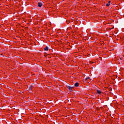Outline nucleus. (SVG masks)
I'll return each instance as SVG.
<instances>
[{"label": "nucleus", "instance_id": "20e7f679", "mask_svg": "<svg viewBox=\"0 0 124 124\" xmlns=\"http://www.w3.org/2000/svg\"><path fill=\"white\" fill-rule=\"evenodd\" d=\"M44 50L45 51H48V50H49L48 46H46V47L44 48Z\"/></svg>", "mask_w": 124, "mask_h": 124}, {"label": "nucleus", "instance_id": "423d86ee", "mask_svg": "<svg viewBox=\"0 0 124 124\" xmlns=\"http://www.w3.org/2000/svg\"><path fill=\"white\" fill-rule=\"evenodd\" d=\"M97 93H98V94H100V93H101V92L99 90H97Z\"/></svg>", "mask_w": 124, "mask_h": 124}, {"label": "nucleus", "instance_id": "f257e3e1", "mask_svg": "<svg viewBox=\"0 0 124 124\" xmlns=\"http://www.w3.org/2000/svg\"><path fill=\"white\" fill-rule=\"evenodd\" d=\"M42 5H43V4H42V3H41V2L38 3V6L39 7H41V6H42Z\"/></svg>", "mask_w": 124, "mask_h": 124}, {"label": "nucleus", "instance_id": "f03ea898", "mask_svg": "<svg viewBox=\"0 0 124 124\" xmlns=\"http://www.w3.org/2000/svg\"><path fill=\"white\" fill-rule=\"evenodd\" d=\"M72 88H73V87H71V86H67L68 90H69L70 91V92H71L72 91Z\"/></svg>", "mask_w": 124, "mask_h": 124}, {"label": "nucleus", "instance_id": "0eeeda50", "mask_svg": "<svg viewBox=\"0 0 124 124\" xmlns=\"http://www.w3.org/2000/svg\"><path fill=\"white\" fill-rule=\"evenodd\" d=\"M88 79H90V77H88L87 78H85V80H88Z\"/></svg>", "mask_w": 124, "mask_h": 124}, {"label": "nucleus", "instance_id": "7ed1b4c3", "mask_svg": "<svg viewBox=\"0 0 124 124\" xmlns=\"http://www.w3.org/2000/svg\"><path fill=\"white\" fill-rule=\"evenodd\" d=\"M74 86L75 87H79V83L78 82H76V83H75Z\"/></svg>", "mask_w": 124, "mask_h": 124}, {"label": "nucleus", "instance_id": "39448f33", "mask_svg": "<svg viewBox=\"0 0 124 124\" xmlns=\"http://www.w3.org/2000/svg\"><path fill=\"white\" fill-rule=\"evenodd\" d=\"M111 2V1H109L108 3L106 4V6H109L110 5V3Z\"/></svg>", "mask_w": 124, "mask_h": 124}, {"label": "nucleus", "instance_id": "6e6552de", "mask_svg": "<svg viewBox=\"0 0 124 124\" xmlns=\"http://www.w3.org/2000/svg\"><path fill=\"white\" fill-rule=\"evenodd\" d=\"M29 89L31 90V87H29Z\"/></svg>", "mask_w": 124, "mask_h": 124}]
</instances>
